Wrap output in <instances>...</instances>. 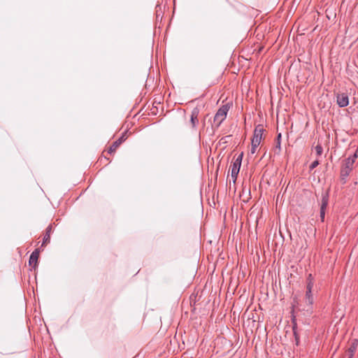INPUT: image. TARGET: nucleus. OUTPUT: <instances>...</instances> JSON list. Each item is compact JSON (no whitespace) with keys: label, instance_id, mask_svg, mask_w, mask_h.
<instances>
[{"label":"nucleus","instance_id":"18","mask_svg":"<svg viewBox=\"0 0 358 358\" xmlns=\"http://www.w3.org/2000/svg\"><path fill=\"white\" fill-rule=\"evenodd\" d=\"M306 281L307 282H314V278L311 273L308 274Z\"/></svg>","mask_w":358,"mask_h":358},{"label":"nucleus","instance_id":"15","mask_svg":"<svg viewBox=\"0 0 358 358\" xmlns=\"http://www.w3.org/2000/svg\"><path fill=\"white\" fill-rule=\"evenodd\" d=\"M238 173L239 172L238 171H233V170H231V178L234 180V182H236Z\"/></svg>","mask_w":358,"mask_h":358},{"label":"nucleus","instance_id":"4","mask_svg":"<svg viewBox=\"0 0 358 358\" xmlns=\"http://www.w3.org/2000/svg\"><path fill=\"white\" fill-rule=\"evenodd\" d=\"M337 103L341 108L347 106L349 104V99L346 94H340L336 97Z\"/></svg>","mask_w":358,"mask_h":358},{"label":"nucleus","instance_id":"5","mask_svg":"<svg viewBox=\"0 0 358 358\" xmlns=\"http://www.w3.org/2000/svg\"><path fill=\"white\" fill-rule=\"evenodd\" d=\"M126 139L125 133L123 134L117 141L113 142L112 145L109 148L108 152L109 154H112L115 152L116 149L120 146V145L124 142Z\"/></svg>","mask_w":358,"mask_h":358},{"label":"nucleus","instance_id":"7","mask_svg":"<svg viewBox=\"0 0 358 358\" xmlns=\"http://www.w3.org/2000/svg\"><path fill=\"white\" fill-rule=\"evenodd\" d=\"M39 249H36L30 255L29 264L30 266H33L34 268L37 264L38 258L39 256Z\"/></svg>","mask_w":358,"mask_h":358},{"label":"nucleus","instance_id":"1","mask_svg":"<svg viewBox=\"0 0 358 358\" xmlns=\"http://www.w3.org/2000/svg\"><path fill=\"white\" fill-rule=\"evenodd\" d=\"M264 131V130L262 125L259 124L258 126L256 127L254 131V134L251 142V155H254L256 152V150L261 143Z\"/></svg>","mask_w":358,"mask_h":358},{"label":"nucleus","instance_id":"11","mask_svg":"<svg viewBox=\"0 0 358 358\" xmlns=\"http://www.w3.org/2000/svg\"><path fill=\"white\" fill-rule=\"evenodd\" d=\"M314 302L312 290L306 289V303L308 305H313Z\"/></svg>","mask_w":358,"mask_h":358},{"label":"nucleus","instance_id":"2","mask_svg":"<svg viewBox=\"0 0 358 358\" xmlns=\"http://www.w3.org/2000/svg\"><path fill=\"white\" fill-rule=\"evenodd\" d=\"M229 108L227 106H222L218 109L214 117V124L218 128L226 119Z\"/></svg>","mask_w":358,"mask_h":358},{"label":"nucleus","instance_id":"9","mask_svg":"<svg viewBox=\"0 0 358 358\" xmlns=\"http://www.w3.org/2000/svg\"><path fill=\"white\" fill-rule=\"evenodd\" d=\"M329 195L328 192H323L322 194V201H321L320 209H323V210H326V208L329 203Z\"/></svg>","mask_w":358,"mask_h":358},{"label":"nucleus","instance_id":"20","mask_svg":"<svg viewBox=\"0 0 358 358\" xmlns=\"http://www.w3.org/2000/svg\"><path fill=\"white\" fill-rule=\"evenodd\" d=\"M294 336H295V340H296V345H298L299 344V338L296 336V334L295 331H294Z\"/></svg>","mask_w":358,"mask_h":358},{"label":"nucleus","instance_id":"21","mask_svg":"<svg viewBox=\"0 0 358 358\" xmlns=\"http://www.w3.org/2000/svg\"><path fill=\"white\" fill-rule=\"evenodd\" d=\"M133 358H136V357H133Z\"/></svg>","mask_w":358,"mask_h":358},{"label":"nucleus","instance_id":"12","mask_svg":"<svg viewBox=\"0 0 358 358\" xmlns=\"http://www.w3.org/2000/svg\"><path fill=\"white\" fill-rule=\"evenodd\" d=\"M281 138H282V134L280 133H279L278 135H277V137L275 138V148L277 149H278L279 150H280L281 149V147H280V145H281Z\"/></svg>","mask_w":358,"mask_h":358},{"label":"nucleus","instance_id":"19","mask_svg":"<svg viewBox=\"0 0 358 358\" xmlns=\"http://www.w3.org/2000/svg\"><path fill=\"white\" fill-rule=\"evenodd\" d=\"M357 157V153H355L352 156L349 157L348 159H352L353 162H355Z\"/></svg>","mask_w":358,"mask_h":358},{"label":"nucleus","instance_id":"3","mask_svg":"<svg viewBox=\"0 0 358 358\" xmlns=\"http://www.w3.org/2000/svg\"><path fill=\"white\" fill-rule=\"evenodd\" d=\"M354 162L352 159H346L343 166L341 170V179L343 183H345L347 177L352 170Z\"/></svg>","mask_w":358,"mask_h":358},{"label":"nucleus","instance_id":"17","mask_svg":"<svg viewBox=\"0 0 358 358\" xmlns=\"http://www.w3.org/2000/svg\"><path fill=\"white\" fill-rule=\"evenodd\" d=\"M314 286V282H307L306 289L312 290Z\"/></svg>","mask_w":358,"mask_h":358},{"label":"nucleus","instance_id":"14","mask_svg":"<svg viewBox=\"0 0 358 358\" xmlns=\"http://www.w3.org/2000/svg\"><path fill=\"white\" fill-rule=\"evenodd\" d=\"M319 164L320 163H319L318 160H315V161L313 162L312 164L309 166L310 171H312L315 168H316L319 165Z\"/></svg>","mask_w":358,"mask_h":358},{"label":"nucleus","instance_id":"13","mask_svg":"<svg viewBox=\"0 0 358 358\" xmlns=\"http://www.w3.org/2000/svg\"><path fill=\"white\" fill-rule=\"evenodd\" d=\"M315 151H316V153H317V156H320L322 155V152H323V148L322 147L321 145H317L315 148Z\"/></svg>","mask_w":358,"mask_h":358},{"label":"nucleus","instance_id":"6","mask_svg":"<svg viewBox=\"0 0 358 358\" xmlns=\"http://www.w3.org/2000/svg\"><path fill=\"white\" fill-rule=\"evenodd\" d=\"M243 157V152H241L236 158V159L232 162L231 164V170L233 171H238L239 172L241 162Z\"/></svg>","mask_w":358,"mask_h":358},{"label":"nucleus","instance_id":"10","mask_svg":"<svg viewBox=\"0 0 358 358\" xmlns=\"http://www.w3.org/2000/svg\"><path fill=\"white\" fill-rule=\"evenodd\" d=\"M51 231H52V226L51 225H49L47 228H46V230H45V234L43 237V244H42V246L45 244H46L47 243H49L50 242V233H51Z\"/></svg>","mask_w":358,"mask_h":358},{"label":"nucleus","instance_id":"8","mask_svg":"<svg viewBox=\"0 0 358 358\" xmlns=\"http://www.w3.org/2000/svg\"><path fill=\"white\" fill-rule=\"evenodd\" d=\"M199 113V110L198 108H194L192 111L190 120H191L193 127H195L196 124L199 122V120L197 118Z\"/></svg>","mask_w":358,"mask_h":358},{"label":"nucleus","instance_id":"16","mask_svg":"<svg viewBox=\"0 0 358 358\" xmlns=\"http://www.w3.org/2000/svg\"><path fill=\"white\" fill-rule=\"evenodd\" d=\"M320 218H321L322 222H324V217H325V210L320 209Z\"/></svg>","mask_w":358,"mask_h":358}]
</instances>
